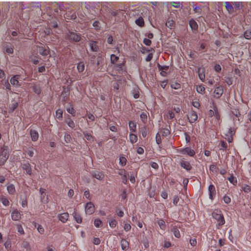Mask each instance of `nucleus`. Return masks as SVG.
Here are the masks:
<instances>
[{
	"label": "nucleus",
	"mask_w": 251,
	"mask_h": 251,
	"mask_svg": "<svg viewBox=\"0 0 251 251\" xmlns=\"http://www.w3.org/2000/svg\"><path fill=\"white\" fill-rule=\"evenodd\" d=\"M84 37L76 30H68L66 33V39L71 43L82 42Z\"/></svg>",
	"instance_id": "f257e3e1"
},
{
	"label": "nucleus",
	"mask_w": 251,
	"mask_h": 251,
	"mask_svg": "<svg viewBox=\"0 0 251 251\" xmlns=\"http://www.w3.org/2000/svg\"><path fill=\"white\" fill-rule=\"evenodd\" d=\"M212 218L217 221L216 226L217 228L221 227L225 224V220L223 214L221 210L214 211L212 213Z\"/></svg>",
	"instance_id": "f03ea898"
},
{
	"label": "nucleus",
	"mask_w": 251,
	"mask_h": 251,
	"mask_svg": "<svg viewBox=\"0 0 251 251\" xmlns=\"http://www.w3.org/2000/svg\"><path fill=\"white\" fill-rule=\"evenodd\" d=\"M113 69L117 74L122 75L123 74H126L127 72L125 62L115 64V65H113Z\"/></svg>",
	"instance_id": "7ed1b4c3"
},
{
	"label": "nucleus",
	"mask_w": 251,
	"mask_h": 251,
	"mask_svg": "<svg viewBox=\"0 0 251 251\" xmlns=\"http://www.w3.org/2000/svg\"><path fill=\"white\" fill-rule=\"evenodd\" d=\"M123 9L121 8L116 9V8H109L108 9V12L112 16L114 17H117V18H119L120 19L121 16H123L124 13L122 12Z\"/></svg>",
	"instance_id": "20e7f679"
},
{
	"label": "nucleus",
	"mask_w": 251,
	"mask_h": 251,
	"mask_svg": "<svg viewBox=\"0 0 251 251\" xmlns=\"http://www.w3.org/2000/svg\"><path fill=\"white\" fill-rule=\"evenodd\" d=\"M88 44L90 48V50L93 52H98L100 50V48L99 46V42L93 40H89L88 41Z\"/></svg>",
	"instance_id": "39448f33"
},
{
	"label": "nucleus",
	"mask_w": 251,
	"mask_h": 251,
	"mask_svg": "<svg viewBox=\"0 0 251 251\" xmlns=\"http://www.w3.org/2000/svg\"><path fill=\"white\" fill-rule=\"evenodd\" d=\"M21 167L24 170H25L27 175H31V166L28 161L24 160L21 163Z\"/></svg>",
	"instance_id": "423d86ee"
},
{
	"label": "nucleus",
	"mask_w": 251,
	"mask_h": 251,
	"mask_svg": "<svg viewBox=\"0 0 251 251\" xmlns=\"http://www.w3.org/2000/svg\"><path fill=\"white\" fill-rule=\"evenodd\" d=\"M85 211L86 214L91 215L95 211V206L91 202L86 203L85 207Z\"/></svg>",
	"instance_id": "0eeeda50"
},
{
	"label": "nucleus",
	"mask_w": 251,
	"mask_h": 251,
	"mask_svg": "<svg viewBox=\"0 0 251 251\" xmlns=\"http://www.w3.org/2000/svg\"><path fill=\"white\" fill-rule=\"evenodd\" d=\"M187 116L189 120V122L191 124L195 123L198 119V115L194 110H191L190 112V115H187Z\"/></svg>",
	"instance_id": "6e6552de"
},
{
	"label": "nucleus",
	"mask_w": 251,
	"mask_h": 251,
	"mask_svg": "<svg viewBox=\"0 0 251 251\" xmlns=\"http://www.w3.org/2000/svg\"><path fill=\"white\" fill-rule=\"evenodd\" d=\"M209 198L213 201L216 196V190L215 186L213 184H210L208 186Z\"/></svg>",
	"instance_id": "1a4fd4ad"
},
{
	"label": "nucleus",
	"mask_w": 251,
	"mask_h": 251,
	"mask_svg": "<svg viewBox=\"0 0 251 251\" xmlns=\"http://www.w3.org/2000/svg\"><path fill=\"white\" fill-rule=\"evenodd\" d=\"M90 174L93 177H95L99 180H102L104 177V174L101 172L92 171L90 172Z\"/></svg>",
	"instance_id": "9d476101"
},
{
	"label": "nucleus",
	"mask_w": 251,
	"mask_h": 251,
	"mask_svg": "<svg viewBox=\"0 0 251 251\" xmlns=\"http://www.w3.org/2000/svg\"><path fill=\"white\" fill-rule=\"evenodd\" d=\"M179 165L188 172L190 171L192 168L190 162L187 161L181 160L179 162Z\"/></svg>",
	"instance_id": "9b49d317"
},
{
	"label": "nucleus",
	"mask_w": 251,
	"mask_h": 251,
	"mask_svg": "<svg viewBox=\"0 0 251 251\" xmlns=\"http://www.w3.org/2000/svg\"><path fill=\"white\" fill-rule=\"evenodd\" d=\"M189 25L193 32L194 33H196L197 32L198 29V25L197 23L195 21V20L191 19L189 21Z\"/></svg>",
	"instance_id": "f8f14e48"
},
{
	"label": "nucleus",
	"mask_w": 251,
	"mask_h": 251,
	"mask_svg": "<svg viewBox=\"0 0 251 251\" xmlns=\"http://www.w3.org/2000/svg\"><path fill=\"white\" fill-rule=\"evenodd\" d=\"M38 52L43 56H47L50 53V49L48 47H39L38 48Z\"/></svg>",
	"instance_id": "ddd939ff"
},
{
	"label": "nucleus",
	"mask_w": 251,
	"mask_h": 251,
	"mask_svg": "<svg viewBox=\"0 0 251 251\" xmlns=\"http://www.w3.org/2000/svg\"><path fill=\"white\" fill-rule=\"evenodd\" d=\"M11 218L14 221H19L21 219V214L17 209H15L12 212Z\"/></svg>",
	"instance_id": "4468645a"
},
{
	"label": "nucleus",
	"mask_w": 251,
	"mask_h": 251,
	"mask_svg": "<svg viewBox=\"0 0 251 251\" xmlns=\"http://www.w3.org/2000/svg\"><path fill=\"white\" fill-rule=\"evenodd\" d=\"M70 88L68 87H63V91L61 92V96L62 97V100L66 101L69 95Z\"/></svg>",
	"instance_id": "2eb2a0df"
},
{
	"label": "nucleus",
	"mask_w": 251,
	"mask_h": 251,
	"mask_svg": "<svg viewBox=\"0 0 251 251\" xmlns=\"http://www.w3.org/2000/svg\"><path fill=\"white\" fill-rule=\"evenodd\" d=\"M30 135L32 141L35 142L38 140L39 138V134L36 130L31 129L30 130Z\"/></svg>",
	"instance_id": "dca6fc26"
},
{
	"label": "nucleus",
	"mask_w": 251,
	"mask_h": 251,
	"mask_svg": "<svg viewBox=\"0 0 251 251\" xmlns=\"http://www.w3.org/2000/svg\"><path fill=\"white\" fill-rule=\"evenodd\" d=\"M69 217V215L67 212L60 214L58 215V219L63 223H65L67 221Z\"/></svg>",
	"instance_id": "f3484780"
},
{
	"label": "nucleus",
	"mask_w": 251,
	"mask_h": 251,
	"mask_svg": "<svg viewBox=\"0 0 251 251\" xmlns=\"http://www.w3.org/2000/svg\"><path fill=\"white\" fill-rule=\"evenodd\" d=\"M18 105L19 103L18 102L16 101L15 100H12L11 103L9 106V110L8 112L9 113H12L18 107Z\"/></svg>",
	"instance_id": "a211bd4d"
},
{
	"label": "nucleus",
	"mask_w": 251,
	"mask_h": 251,
	"mask_svg": "<svg viewBox=\"0 0 251 251\" xmlns=\"http://www.w3.org/2000/svg\"><path fill=\"white\" fill-rule=\"evenodd\" d=\"M182 152L184 154H187L190 156H194L195 154V151L191 149L190 147H186L183 149L182 151Z\"/></svg>",
	"instance_id": "6ab92c4d"
},
{
	"label": "nucleus",
	"mask_w": 251,
	"mask_h": 251,
	"mask_svg": "<svg viewBox=\"0 0 251 251\" xmlns=\"http://www.w3.org/2000/svg\"><path fill=\"white\" fill-rule=\"evenodd\" d=\"M120 244L121 248L123 251H126L128 250L129 248V243L126 239H122L120 242Z\"/></svg>",
	"instance_id": "aec40b11"
},
{
	"label": "nucleus",
	"mask_w": 251,
	"mask_h": 251,
	"mask_svg": "<svg viewBox=\"0 0 251 251\" xmlns=\"http://www.w3.org/2000/svg\"><path fill=\"white\" fill-rule=\"evenodd\" d=\"M4 47L5 49V51L8 54H10L13 53L14 47L10 43L4 45Z\"/></svg>",
	"instance_id": "412c9836"
},
{
	"label": "nucleus",
	"mask_w": 251,
	"mask_h": 251,
	"mask_svg": "<svg viewBox=\"0 0 251 251\" xmlns=\"http://www.w3.org/2000/svg\"><path fill=\"white\" fill-rule=\"evenodd\" d=\"M72 215L76 223L80 224L82 222V218L80 215L75 210Z\"/></svg>",
	"instance_id": "4be33fe9"
},
{
	"label": "nucleus",
	"mask_w": 251,
	"mask_h": 251,
	"mask_svg": "<svg viewBox=\"0 0 251 251\" xmlns=\"http://www.w3.org/2000/svg\"><path fill=\"white\" fill-rule=\"evenodd\" d=\"M211 107L214 110V116H215L216 119L217 120H220L221 116L219 112V111H218V108H217L216 105L214 103H213L212 106H211Z\"/></svg>",
	"instance_id": "5701e85b"
},
{
	"label": "nucleus",
	"mask_w": 251,
	"mask_h": 251,
	"mask_svg": "<svg viewBox=\"0 0 251 251\" xmlns=\"http://www.w3.org/2000/svg\"><path fill=\"white\" fill-rule=\"evenodd\" d=\"M198 75L199 78L202 81H204L205 78V70L204 68L200 69L199 68L198 69Z\"/></svg>",
	"instance_id": "b1692460"
},
{
	"label": "nucleus",
	"mask_w": 251,
	"mask_h": 251,
	"mask_svg": "<svg viewBox=\"0 0 251 251\" xmlns=\"http://www.w3.org/2000/svg\"><path fill=\"white\" fill-rule=\"evenodd\" d=\"M77 70L79 73L83 72L85 69V63L83 61H80L77 64Z\"/></svg>",
	"instance_id": "393cba45"
},
{
	"label": "nucleus",
	"mask_w": 251,
	"mask_h": 251,
	"mask_svg": "<svg viewBox=\"0 0 251 251\" xmlns=\"http://www.w3.org/2000/svg\"><path fill=\"white\" fill-rule=\"evenodd\" d=\"M214 93L220 98L223 93V89L222 86H219L215 88Z\"/></svg>",
	"instance_id": "a878e982"
},
{
	"label": "nucleus",
	"mask_w": 251,
	"mask_h": 251,
	"mask_svg": "<svg viewBox=\"0 0 251 251\" xmlns=\"http://www.w3.org/2000/svg\"><path fill=\"white\" fill-rule=\"evenodd\" d=\"M10 81L13 86L16 87H20L22 85L21 83H20L19 81L14 78L13 76L10 78Z\"/></svg>",
	"instance_id": "bb28decb"
},
{
	"label": "nucleus",
	"mask_w": 251,
	"mask_h": 251,
	"mask_svg": "<svg viewBox=\"0 0 251 251\" xmlns=\"http://www.w3.org/2000/svg\"><path fill=\"white\" fill-rule=\"evenodd\" d=\"M0 201L5 206H8L9 205V203H10V202H9L8 200L7 199V198L5 196H4L3 195H1L0 196Z\"/></svg>",
	"instance_id": "cd10ccee"
},
{
	"label": "nucleus",
	"mask_w": 251,
	"mask_h": 251,
	"mask_svg": "<svg viewBox=\"0 0 251 251\" xmlns=\"http://www.w3.org/2000/svg\"><path fill=\"white\" fill-rule=\"evenodd\" d=\"M7 190L10 195H13L16 192L15 186L13 184H10L7 186Z\"/></svg>",
	"instance_id": "c85d7f7f"
},
{
	"label": "nucleus",
	"mask_w": 251,
	"mask_h": 251,
	"mask_svg": "<svg viewBox=\"0 0 251 251\" xmlns=\"http://www.w3.org/2000/svg\"><path fill=\"white\" fill-rule=\"evenodd\" d=\"M128 126L130 130L132 132H135L136 131V124L135 122L130 121L128 122Z\"/></svg>",
	"instance_id": "c756f323"
},
{
	"label": "nucleus",
	"mask_w": 251,
	"mask_h": 251,
	"mask_svg": "<svg viewBox=\"0 0 251 251\" xmlns=\"http://www.w3.org/2000/svg\"><path fill=\"white\" fill-rule=\"evenodd\" d=\"M7 149H8V147L7 146H4L3 147H2L1 149V152L0 153V155L1 156H5V157H7V159L9 157V154L8 153V151H7Z\"/></svg>",
	"instance_id": "7c9ffc66"
},
{
	"label": "nucleus",
	"mask_w": 251,
	"mask_h": 251,
	"mask_svg": "<svg viewBox=\"0 0 251 251\" xmlns=\"http://www.w3.org/2000/svg\"><path fill=\"white\" fill-rule=\"evenodd\" d=\"M171 231L173 233L174 236L177 238H179L180 237V232L178 229V228L176 226H174L171 229Z\"/></svg>",
	"instance_id": "2f4dec72"
},
{
	"label": "nucleus",
	"mask_w": 251,
	"mask_h": 251,
	"mask_svg": "<svg viewBox=\"0 0 251 251\" xmlns=\"http://www.w3.org/2000/svg\"><path fill=\"white\" fill-rule=\"evenodd\" d=\"M135 23L137 25L140 27L144 26L145 23L143 18L142 17H140L135 20Z\"/></svg>",
	"instance_id": "473e14b6"
},
{
	"label": "nucleus",
	"mask_w": 251,
	"mask_h": 251,
	"mask_svg": "<svg viewBox=\"0 0 251 251\" xmlns=\"http://www.w3.org/2000/svg\"><path fill=\"white\" fill-rule=\"evenodd\" d=\"M225 6L226 10L229 12L232 13L233 12V7L231 3L229 1H226Z\"/></svg>",
	"instance_id": "72a5a7b5"
},
{
	"label": "nucleus",
	"mask_w": 251,
	"mask_h": 251,
	"mask_svg": "<svg viewBox=\"0 0 251 251\" xmlns=\"http://www.w3.org/2000/svg\"><path fill=\"white\" fill-rule=\"evenodd\" d=\"M32 89L34 93L39 95L40 94L41 90L39 85H34L32 87Z\"/></svg>",
	"instance_id": "f704fd0d"
},
{
	"label": "nucleus",
	"mask_w": 251,
	"mask_h": 251,
	"mask_svg": "<svg viewBox=\"0 0 251 251\" xmlns=\"http://www.w3.org/2000/svg\"><path fill=\"white\" fill-rule=\"evenodd\" d=\"M119 59V57L114 54H112L110 55V62L112 64H113V65L117 64L116 62Z\"/></svg>",
	"instance_id": "c9c22d12"
},
{
	"label": "nucleus",
	"mask_w": 251,
	"mask_h": 251,
	"mask_svg": "<svg viewBox=\"0 0 251 251\" xmlns=\"http://www.w3.org/2000/svg\"><path fill=\"white\" fill-rule=\"evenodd\" d=\"M22 247L26 249V251L31 250V246L29 242L26 241H24L22 244Z\"/></svg>",
	"instance_id": "e433bc0d"
},
{
	"label": "nucleus",
	"mask_w": 251,
	"mask_h": 251,
	"mask_svg": "<svg viewBox=\"0 0 251 251\" xmlns=\"http://www.w3.org/2000/svg\"><path fill=\"white\" fill-rule=\"evenodd\" d=\"M241 189L245 193H249L251 191V187L247 184H244L242 186Z\"/></svg>",
	"instance_id": "4c0bfd02"
},
{
	"label": "nucleus",
	"mask_w": 251,
	"mask_h": 251,
	"mask_svg": "<svg viewBox=\"0 0 251 251\" xmlns=\"http://www.w3.org/2000/svg\"><path fill=\"white\" fill-rule=\"evenodd\" d=\"M65 123L71 128H74L75 127V124L74 122L70 118L65 120Z\"/></svg>",
	"instance_id": "58836bf2"
},
{
	"label": "nucleus",
	"mask_w": 251,
	"mask_h": 251,
	"mask_svg": "<svg viewBox=\"0 0 251 251\" xmlns=\"http://www.w3.org/2000/svg\"><path fill=\"white\" fill-rule=\"evenodd\" d=\"M129 136L130 142L131 144H133L137 142L138 138L137 136L135 134L130 133Z\"/></svg>",
	"instance_id": "ea45409f"
},
{
	"label": "nucleus",
	"mask_w": 251,
	"mask_h": 251,
	"mask_svg": "<svg viewBox=\"0 0 251 251\" xmlns=\"http://www.w3.org/2000/svg\"><path fill=\"white\" fill-rule=\"evenodd\" d=\"M157 224L160 228L162 230H165L166 227L165 221L162 219H160L158 221Z\"/></svg>",
	"instance_id": "a19ab883"
},
{
	"label": "nucleus",
	"mask_w": 251,
	"mask_h": 251,
	"mask_svg": "<svg viewBox=\"0 0 251 251\" xmlns=\"http://www.w3.org/2000/svg\"><path fill=\"white\" fill-rule=\"evenodd\" d=\"M227 179L230 182V183H232L234 185H236L237 183V179L236 178L233 176V175H231Z\"/></svg>",
	"instance_id": "79ce46f5"
},
{
	"label": "nucleus",
	"mask_w": 251,
	"mask_h": 251,
	"mask_svg": "<svg viewBox=\"0 0 251 251\" xmlns=\"http://www.w3.org/2000/svg\"><path fill=\"white\" fill-rule=\"evenodd\" d=\"M46 189L44 188H40L39 189V192L41 194V201H44V198L45 197V196L46 195Z\"/></svg>",
	"instance_id": "37998d69"
},
{
	"label": "nucleus",
	"mask_w": 251,
	"mask_h": 251,
	"mask_svg": "<svg viewBox=\"0 0 251 251\" xmlns=\"http://www.w3.org/2000/svg\"><path fill=\"white\" fill-rule=\"evenodd\" d=\"M93 26L94 27L95 30L98 31L100 30L101 28V25L99 21H96L93 23Z\"/></svg>",
	"instance_id": "c03bdc74"
},
{
	"label": "nucleus",
	"mask_w": 251,
	"mask_h": 251,
	"mask_svg": "<svg viewBox=\"0 0 251 251\" xmlns=\"http://www.w3.org/2000/svg\"><path fill=\"white\" fill-rule=\"evenodd\" d=\"M56 117L58 120H61L62 118L63 111L60 109L56 110L55 112Z\"/></svg>",
	"instance_id": "a18cd8bd"
},
{
	"label": "nucleus",
	"mask_w": 251,
	"mask_h": 251,
	"mask_svg": "<svg viewBox=\"0 0 251 251\" xmlns=\"http://www.w3.org/2000/svg\"><path fill=\"white\" fill-rule=\"evenodd\" d=\"M196 91L200 94H203L204 93L205 88L203 85H200L197 87Z\"/></svg>",
	"instance_id": "49530a36"
},
{
	"label": "nucleus",
	"mask_w": 251,
	"mask_h": 251,
	"mask_svg": "<svg viewBox=\"0 0 251 251\" xmlns=\"http://www.w3.org/2000/svg\"><path fill=\"white\" fill-rule=\"evenodd\" d=\"M108 222L109 226L111 228H114L115 227H116L117 224V222L114 219H111L110 220H109Z\"/></svg>",
	"instance_id": "de8ad7c7"
},
{
	"label": "nucleus",
	"mask_w": 251,
	"mask_h": 251,
	"mask_svg": "<svg viewBox=\"0 0 251 251\" xmlns=\"http://www.w3.org/2000/svg\"><path fill=\"white\" fill-rule=\"evenodd\" d=\"M126 159L124 156H121L119 158V164L122 166H125L126 164Z\"/></svg>",
	"instance_id": "09e8293b"
},
{
	"label": "nucleus",
	"mask_w": 251,
	"mask_h": 251,
	"mask_svg": "<svg viewBox=\"0 0 251 251\" xmlns=\"http://www.w3.org/2000/svg\"><path fill=\"white\" fill-rule=\"evenodd\" d=\"M171 87L174 89L177 90L180 88L181 85L179 83L176 82H172L171 84Z\"/></svg>",
	"instance_id": "8fccbe9b"
},
{
	"label": "nucleus",
	"mask_w": 251,
	"mask_h": 251,
	"mask_svg": "<svg viewBox=\"0 0 251 251\" xmlns=\"http://www.w3.org/2000/svg\"><path fill=\"white\" fill-rule=\"evenodd\" d=\"M103 60L104 59L101 55H98V56L97 58V66H99L102 63Z\"/></svg>",
	"instance_id": "3c124183"
},
{
	"label": "nucleus",
	"mask_w": 251,
	"mask_h": 251,
	"mask_svg": "<svg viewBox=\"0 0 251 251\" xmlns=\"http://www.w3.org/2000/svg\"><path fill=\"white\" fill-rule=\"evenodd\" d=\"M231 114L235 116L236 117H239L240 116V113L238 109H233L230 111Z\"/></svg>",
	"instance_id": "603ef678"
},
{
	"label": "nucleus",
	"mask_w": 251,
	"mask_h": 251,
	"mask_svg": "<svg viewBox=\"0 0 251 251\" xmlns=\"http://www.w3.org/2000/svg\"><path fill=\"white\" fill-rule=\"evenodd\" d=\"M67 112L72 114L73 116H75V110L74 109V107L72 105H71V107L67 108L66 109Z\"/></svg>",
	"instance_id": "864d4df0"
},
{
	"label": "nucleus",
	"mask_w": 251,
	"mask_h": 251,
	"mask_svg": "<svg viewBox=\"0 0 251 251\" xmlns=\"http://www.w3.org/2000/svg\"><path fill=\"white\" fill-rule=\"evenodd\" d=\"M175 24V22L173 20H168L166 23V25L170 29H172L174 26Z\"/></svg>",
	"instance_id": "5fc2aeb1"
},
{
	"label": "nucleus",
	"mask_w": 251,
	"mask_h": 251,
	"mask_svg": "<svg viewBox=\"0 0 251 251\" xmlns=\"http://www.w3.org/2000/svg\"><path fill=\"white\" fill-rule=\"evenodd\" d=\"M157 66L159 71L163 70V71H166L169 68V66H166V65L162 66L160 64H159V63L157 64Z\"/></svg>",
	"instance_id": "6e6d98bb"
},
{
	"label": "nucleus",
	"mask_w": 251,
	"mask_h": 251,
	"mask_svg": "<svg viewBox=\"0 0 251 251\" xmlns=\"http://www.w3.org/2000/svg\"><path fill=\"white\" fill-rule=\"evenodd\" d=\"M84 137L89 141H93V136L89 133H84Z\"/></svg>",
	"instance_id": "4d7b16f0"
},
{
	"label": "nucleus",
	"mask_w": 251,
	"mask_h": 251,
	"mask_svg": "<svg viewBox=\"0 0 251 251\" xmlns=\"http://www.w3.org/2000/svg\"><path fill=\"white\" fill-rule=\"evenodd\" d=\"M148 130L145 127H143L141 128V133L143 137L145 138L148 135Z\"/></svg>",
	"instance_id": "13d9d810"
},
{
	"label": "nucleus",
	"mask_w": 251,
	"mask_h": 251,
	"mask_svg": "<svg viewBox=\"0 0 251 251\" xmlns=\"http://www.w3.org/2000/svg\"><path fill=\"white\" fill-rule=\"evenodd\" d=\"M89 60L90 62V63L92 65H94L96 63V55L95 54H90L89 55Z\"/></svg>",
	"instance_id": "bf43d9fd"
},
{
	"label": "nucleus",
	"mask_w": 251,
	"mask_h": 251,
	"mask_svg": "<svg viewBox=\"0 0 251 251\" xmlns=\"http://www.w3.org/2000/svg\"><path fill=\"white\" fill-rule=\"evenodd\" d=\"M50 25L51 27L53 28H56L58 26V23L55 20H53L50 21Z\"/></svg>",
	"instance_id": "052dcab7"
},
{
	"label": "nucleus",
	"mask_w": 251,
	"mask_h": 251,
	"mask_svg": "<svg viewBox=\"0 0 251 251\" xmlns=\"http://www.w3.org/2000/svg\"><path fill=\"white\" fill-rule=\"evenodd\" d=\"M172 5L176 8H178L180 7V6L181 7L182 6V4L180 3L179 1H173Z\"/></svg>",
	"instance_id": "680f3d73"
},
{
	"label": "nucleus",
	"mask_w": 251,
	"mask_h": 251,
	"mask_svg": "<svg viewBox=\"0 0 251 251\" xmlns=\"http://www.w3.org/2000/svg\"><path fill=\"white\" fill-rule=\"evenodd\" d=\"M170 131L167 128H164L163 130L161 131L162 136L164 137H166L169 134H170Z\"/></svg>",
	"instance_id": "e2e57ef3"
},
{
	"label": "nucleus",
	"mask_w": 251,
	"mask_h": 251,
	"mask_svg": "<svg viewBox=\"0 0 251 251\" xmlns=\"http://www.w3.org/2000/svg\"><path fill=\"white\" fill-rule=\"evenodd\" d=\"M7 159V157L0 155V166L3 165Z\"/></svg>",
	"instance_id": "0e129e2a"
},
{
	"label": "nucleus",
	"mask_w": 251,
	"mask_h": 251,
	"mask_svg": "<svg viewBox=\"0 0 251 251\" xmlns=\"http://www.w3.org/2000/svg\"><path fill=\"white\" fill-rule=\"evenodd\" d=\"M140 119H141V120L143 121V122L145 123L146 121H147V114L145 112H142L141 114H140Z\"/></svg>",
	"instance_id": "69168bd1"
},
{
	"label": "nucleus",
	"mask_w": 251,
	"mask_h": 251,
	"mask_svg": "<svg viewBox=\"0 0 251 251\" xmlns=\"http://www.w3.org/2000/svg\"><path fill=\"white\" fill-rule=\"evenodd\" d=\"M155 140H156V143L158 145H160L161 143V139L160 135L159 134V133H157L155 137Z\"/></svg>",
	"instance_id": "338daca9"
},
{
	"label": "nucleus",
	"mask_w": 251,
	"mask_h": 251,
	"mask_svg": "<svg viewBox=\"0 0 251 251\" xmlns=\"http://www.w3.org/2000/svg\"><path fill=\"white\" fill-rule=\"evenodd\" d=\"M244 37L247 39H251V31H246L244 34Z\"/></svg>",
	"instance_id": "774afa93"
}]
</instances>
